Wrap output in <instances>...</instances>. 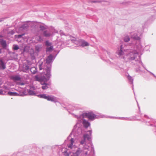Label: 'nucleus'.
Here are the masks:
<instances>
[{
    "label": "nucleus",
    "instance_id": "f03ea898",
    "mask_svg": "<svg viewBox=\"0 0 156 156\" xmlns=\"http://www.w3.org/2000/svg\"><path fill=\"white\" fill-rule=\"evenodd\" d=\"M88 132L89 133H86L83 135V139L81 140L80 142V143L81 144H84L83 148V150L80 148H79L76 152L73 153L76 156H81L83 154L85 155L87 154L89 147L86 144L85 142L86 140L90 141V139L92 134V130H89Z\"/></svg>",
    "mask_w": 156,
    "mask_h": 156
},
{
    "label": "nucleus",
    "instance_id": "4c0bfd02",
    "mask_svg": "<svg viewBox=\"0 0 156 156\" xmlns=\"http://www.w3.org/2000/svg\"><path fill=\"white\" fill-rule=\"evenodd\" d=\"M2 80L1 79H0V85L2 84Z\"/></svg>",
    "mask_w": 156,
    "mask_h": 156
},
{
    "label": "nucleus",
    "instance_id": "6ab92c4d",
    "mask_svg": "<svg viewBox=\"0 0 156 156\" xmlns=\"http://www.w3.org/2000/svg\"><path fill=\"white\" fill-rule=\"evenodd\" d=\"M41 84L42 85V88L43 89L46 90L48 88V84L45 83H43L42 82L41 83Z\"/></svg>",
    "mask_w": 156,
    "mask_h": 156
},
{
    "label": "nucleus",
    "instance_id": "5701e85b",
    "mask_svg": "<svg viewBox=\"0 0 156 156\" xmlns=\"http://www.w3.org/2000/svg\"><path fill=\"white\" fill-rule=\"evenodd\" d=\"M129 40L130 38L128 36L126 35L124 39V41L125 42H127L129 41Z\"/></svg>",
    "mask_w": 156,
    "mask_h": 156
},
{
    "label": "nucleus",
    "instance_id": "f8f14e48",
    "mask_svg": "<svg viewBox=\"0 0 156 156\" xmlns=\"http://www.w3.org/2000/svg\"><path fill=\"white\" fill-rule=\"evenodd\" d=\"M77 142L76 137L74 136L73 138L70 139L69 143L68 144V147L69 148L73 150L76 147L75 143Z\"/></svg>",
    "mask_w": 156,
    "mask_h": 156
},
{
    "label": "nucleus",
    "instance_id": "6e6552de",
    "mask_svg": "<svg viewBox=\"0 0 156 156\" xmlns=\"http://www.w3.org/2000/svg\"><path fill=\"white\" fill-rule=\"evenodd\" d=\"M116 53L118 57L123 59L124 61H125L126 53H125L122 45L121 46L120 48L118 49Z\"/></svg>",
    "mask_w": 156,
    "mask_h": 156
},
{
    "label": "nucleus",
    "instance_id": "cd10ccee",
    "mask_svg": "<svg viewBox=\"0 0 156 156\" xmlns=\"http://www.w3.org/2000/svg\"><path fill=\"white\" fill-rule=\"evenodd\" d=\"M36 39L39 41H42V39L40 36H37Z\"/></svg>",
    "mask_w": 156,
    "mask_h": 156
},
{
    "label": "nucleus",
    "instance_id": "f3484780",
    "mask_svg": "<svg viewBox=\"0 0 156 156\" xmlns=\"http://www.w3.org/2000/svg\"><path fill=\"white\" fill-rule=\"evenodd\" d=\"M0 43L1 45L2 46V47L3 48H5L6 47V41L3 40V39H0Z\"/></svg>",
    "mask_w": 156,
    "mask_h": 156
},
{
    "label": "nucleus",
    "instance_id": "58836bf2",
    "mask_svg": "<svg viewBox=\"0 0 156 156\" xmlns=\"http://www.w3.org/2000/svg\"><path fill=\"white\" fill-rule=\"evenodd\" d=\"M72 135V134H70L69 135V139H70V137H71Z\"/></svg>",
    "mask_w": 156,
    "mask_h": 156
},
{
    "label": "nucleus",
    "instance_id": "c756f323",
    "mask_svg": "<svg viewBox=\"0 0 156 156\" xmlns=\"http://www.w3.org/2000/svg\"><path fill=\"white\" fill-rule=\"evenodd\" d=\"M45 44L46 46L48 47H49L51 46V43L49 42L48 41H46L45 42Z\"/></svg>",
    "mask_w": 156,
    "mask_h": 156
},
{
    "label": "nucleus",
    "instance_id": "0eeeda50",
    "mask_svg": "<svg viewBox=\"0 0 156 156\" xmlns=\"http://www.w3.org/2000/svg\"><path fill=\"white\" fill-rule=\"evenodd\" d=\"M80 115L82 118H88L89 120L91 121L97 118L98 117L97 115H95L92 112H84Z\"/></svg>",
    "mask_w": 156,
    "mask_h": 156
},
{
    "label": "nucleus",
    "instance_id": "a19ab883",
    "mask_svg": "<svg viewBox=\"0 0 156 156\" xmlns=\"http://www.w3.org/2000/svg\"><path fill=\"white\" fill-rule=\"evenodd\" d=\"M71 156H76L75 154L73 153V155H71Z\"/></svg>",
    "mask_w": 156,
    "mask_h": 156
},
{
    "label": "nucleus",
    "instance_id": "37998d69",
    "mask_svg": "<svg viewBox=\"0 0 156 156\" xmlns=\"http://www.w3.org/2000/svg\"><path fill=\"white\" fill-rule=\"evenodd\" d=\"M21 85H24V83H21Z\"/></svg>",
    "mask_w": 156,
    "mask_h": 156
},
{
    "label": "nucleus",
    "instance_id": "1a4fd4ad",
    "mask_svg": "<svg viewBox=\"0 0 156 156\" xmlns=\"http://www.w3.org/2000/svg\"><path fill=\"white\" fill-rule=\"evenodd\" d=\"M81 126L82 124L81 123L80 124L78 122L76 123V125L74 126L73 133L75 132L76 136H77L76 134L80 135L82 133L81 128Z\"/></svg>",
    "mask_w": 156,
    "mask_h": 156
},
{
    "label": "nucleus",
    "instance_id": "473e14b6",
    "mask_svg": "<svg viewBox=\"0 0 156 156\" xmlns=\"http://www.w3.org/2000/svg\"><path fill=\"white\" fill-rule=\"evenodd\" d=\"M59 33L62 36V35H64V33H63V31H62V30H60V31H59Z\"/></svg>",
    "mask_w": 156,
    "mask_h": 156
},
{
    "label": "nucleus",
    "instance_id": "ea45409f",
    "mask_svg": "<svg viewBox=\"0 0 156 156\" xmlns=\"http://www.w3.org/2000/svg\"><path fill=\"white\" fill-rule=\"evenodd\" d=\"M150 72V73L151 74H152V75H153V76H155V77H156V76H155V75H154V74H153L152 73H151V72Z\"/></svg>",
    "mask_w": 156,
    "mask_h": 156
},
{
    "label": "nucleus",
    "instance_id": "9d476101",
    "mask_svg": "<svg viewBox=\"0 0 156 156\" xmlns=\"http://www.w3.org/2000/svg\"><path fill=\"white\" fill-rule=\"evenodd\" d=\"M54 59L53 56L50 55H49L47 58L46 59V63L45 64V66L44 67V69L46 71V69L49 67L50 69V73L51 69V65L50 64L52 62V60Z\"/></svg>",
    "mask_w": 156,
    "mask_h": 156
},
{
    "label": "nucleus",
    "instance_id": "c03bdc74",
    "mask_svg": "<svg viewBox=\"0 0 156 156\" xmlns=\"http://www.w3.org/2000/svg\"><path fill=\"white\" fill-rule=\"evenodd\" d=\"M2 37V36L1 35H0V37Z\"/></svg>",
    "mask_w": 156,
    "mask_h": 156
},
{
    "label": "nucleus",
    "instance_id": "ddd939ff",
    "mask_svg": "<svg viewBox=\"0 0 156 156\" xmlns=\"http://www.w3.org/2000/svg\"><path fill=\"white\" fill-rule=\"evenodd\" d=\"M10 78L11 80H13L14 81H20L21 79V77L19 75L12 76H11Z\"/></svg>",
    "mask_w": 156,
    "mask_h": 156
},
{
    "label": "nucleus",
    "instance_id": "a878e982",
    "mask_svg": "<svg viewBox=\"0 0 156 156\" xmlns=\"http://www.w3.org/2000/svg\"><path fill=\"white\" fill-rule=\"evenodd\" d=\"M28 93L29 94H30V95H35V94L34 92L32 90H29L28 91Z\"/></svg>",
    "mask_w": 156,
    "mask_h": 156
},
{
    "label": "nucleus",
    "instance_id": "79ce46f5",
    "mask_svg": "<svg viewBox=\"0 0 156 156\" xmlns=\"http://www.w3.org/2000/svg\"><path fill=\"white\" fill-rule=\"evenodd\" d=\"M2 52L1 51V49L0 48V53H1Z\"/></svg>",
    "mask_w": 156,
    "mask_h": 156
},
{
    "label": "nucleus",
    "instance_id": "f257e3e1",
    "mask_svg": "<svg viewBox=\"0 0 156 156\" xmlns=\"http://www.w3.org/2000/svg\"><path fill=\"white\" fill-rule=\"evenodd\" d=\"M136 50H131L128 51L126 53V57L124 62H131L135 60V61L137 62L139 64L142 65L143 63L140 61V56L139 55V52L142 50V47L140 43L138 45H136Z\"/></svg>",
    "mask_w": 156,
    "mask_h": 156
},
{
    "label": "nucleus",
    "instance_id": "b1692460",
    "mask_svg": "<svg viewBox=\"0 0 156 156\" xmlns=\"http://www.w3.org/2000/svg\"><path fill=\"white\" fill-rule=\"evenodd\" d=\"M53 48V47L52 46H50L49 47H48L46 48V51H51Z\"/></svg>",
    "mask_w": 156,
    "mask_h": 156
},
{
    "label": "nucleus",
    "instance_id": "9b49d317",
    "mask_svg": "<svg viewBox=\"0 0 156 156\" xmlns=\"http://www.w3.org/2000/svg\"><path fill=\"white\" fill-rule=\"evenodd\" d=\"M55 33H58V31L52 27L48 30L44 31L43 34L46 37H49L54 34Z\"/></svg>",
    "mask_w": 156,
    "mask_h": 156
},
{
    "label": "nucleus",
    "instance_id": "393cba45",
    "mask_svg": "<svg viewBox=\"0 0 156 156\" xmlns=\"http://www.w3.org/2000/svg\"><path fill=\"white\" fill-rule=\"evenodd\" d=\"M127 78H128V79L130 81L131 83H133V80L131 76L129 75L127 76Z\"/></svg>",
    "mask_w": 156,
    "mask_h": 156
},
{
    "label": "nucleus",
    "instance_id": "423d86ee",
    "mask_svg": "<svg viewBox=\"0 0 156 156\" xmlns=\"http://www.w3.org/2000/svg\"><path fill=\"white\" fill-rule=\"evenodd\" d=\"M38 97L45 99L49 101H51L52 102H56L58 101L57 98L52 95H48L45 94H40L37 95Z\"/></svg>",
    "mask_w": 156,
    "mask_h": 156
},
{
    "label": "nucleus",
    "instance_id": "aec40b11",
    "mask_svg": "<svg viewBox=\"0 0 156 156\" xmlns=\"http://www.w3.org/2000/svg\"><path fill=\"white\" fill-rule=\"evenodd\" d=\"M31 73L33 74H35L37 72V68L35 67H32L30 69Z\"/></svg>",
    "mask_w": 156,
    "mask_h": 156
},
{
    "label": "nucleus",
    "instance_id": "bb28decb",
    "mask_svg": "<svg viewBox=\"0 0 156 156\" xmlns=\"http://www.w3.org/2000/svg\"><path fill=\"white\" fill-rule=\"evenodd\" d=\"M13 48L14 50H16L19 49V47L17 45H13Z\"/></svg>",
    "mask_w": 156,
    "mask_h": 156
},
{
    "label": "nucleus",
    "instance_id": "20e7f679",
    "mask_svg": "<svg viewBox=\"0 0 156 156\" xmlns=\"http://www.w3.org/2000/svg\"><path fill=\"white\" fill-rule=\"evenodd\" d=\"M48 67V69H46V73L45 74V76H41L38 75H36L35 76V80L37 81L42 82L43 81H47L50 78L51 75L50 73V69Z\"/></svg>",
    "mask_w": 156,
    "mask_h": 156
},
{
    "label": "nucleus",
    "instance_id": "f704fd0d",
    "mask_svg": "<svg viewBox=\"0 0 156 156\" xmlns=\"http://www.w3.org/2000/svg\"><path fill=\"white\" fill-rule=\"evenodd\" d=\"M24 35V34H22L19 35H18V37L20 38L22 36H23Z\"/></svg>",
    "mask_w": 156,
    "mask_h": 156
},
{
    "label": "nucleus",
    "instance_id": "412c9836",
    "mask_svg": "<svg viewBox=\"0 0 156 156\" xmlns=\"http://www.w3.org/2000/svg\"><path fill=\"white\" fill-rule=\"evenodd\" d=\"M42 48V46L41 45H37L35 46V50L36 51L38 52L41 50Z\"/></svg>",
    "mask_w": 156,
    "mask_h": 156
},
{
    "label": "nucleus",
    "instance_id": "2eb2a0df",
    "mask_svg": "<svg viewBox=\"0 0 156 156\" xmlns=\"http://www.w3.org/2000/svg\"><path fill=\"white\" fill-rule=\"evenodd\" d=\"M130 36L131 38L137 40H139L140 38L138 37L136 32H131L130 33Z\"/></svg>",
    "mask_w": 156,
    "mask_h": 156
},
{
    "label": "nucleus",
    "instance_id": "c85d7f7f",
    "mask_svg": "<svg viewBox=\"0 0 156 156\" xmlns=\"http://www.w3.org/2000/svg\"><path fill=\"white\" fill-rule=\"evenodd\" d=\"M6 92L3 90H0V94L5 95L6 94Z\"/></svg>",
    "mask_w": 156,
    "mask_h": 156
},
{
    "label": "nucleus",
    "instance_id": "4468645a",
    "mask_svg": "<svg viewBox=\"0 0 156 156\" xmlns=\"http://www.w3.org/2000/svg\"><path fill=\"white\" fill-rule=\"evenodd\" d=\"M63 154L65 156H69L71 152L68 149L64 148L62 150Z\"/></svg>",
    "mask_w": 156,
    "mask_h": 156
},
{
    "label": "nucleus",
    "instance_id": "c9c22d12",
    "mask_svg": "<svg viewBox=\"0 0 156 156\" xmlns=\"http://www.w3.org/2000/svg\"><path fill=\"white\" fill-rule=\"evenodd\" d=\"M24 27H26V26H25V25H23L20 28V29L21 30L22 29H24Z\"/></svg>",
    "mask_w": 156,
    "mask_h": 156
},
{
    "label": "nucleus",
    "instance_id": "72a5a7b5",
    "mask_svg": "<svg viewBox=\"0 0 156 156\" xmlns=\"http://www.w3.org/2000/svg\"><path fill=\"white\" fill-rule=\"evenodd\" d=\"M39 69L40 70H41L42 68V64H39Z\"/></svg>",
    "mask_w": 156,
    "mask_h": 156
},
{
    "label": "nucleus",
    "instance_id": "4be33fe9",
    "mask_svg": "<svg viewBox=\"0 0 156 156\" xmlns=\"http://www.w3.org/2000/svg\"><path fill=\"white\" fill-rule=\"evenodd\" d=\"M7 94L8 95L11 96H17L18 95L17 93L14 92H9Z\"/></svg>",
    "mask_w": 156,
    "mask_h": 156
},
{
    "label": "nucleus",
    "instance_id": "39448f33",
    "mask_svg": "<svg viewBox=\"0 0 156 156\" xmlns=\"http://www.w3.org/2000/svg\"><path fill=\"white\" fill-rule=\"evenodd\" d=\"M71 41L77 45L82 47L88 46L89 45L87 42L83 40L79 39L76 40L75 38H73V39H71Z\"/></svg>",
    "mask_w": 156,
    "mask_h": 156
},
{
    "label": "nucleus",
    "instance_id": "dca6fc26",
    "mask_svg": "<svg viewBox=\"0 0 156 156\" xmlns=\"http://www.w3.org/2000/svg\"><path fill=\"white\" fill-rule=\"evenodd\" d=\"M29 69V66L28 65L24 64L23 65L22 69L23 71L27 73Z\"/></svg>",
    "mask_w": 156,
    "mask_h": 156
},
{
    "label": "nucleus",
    "instance_id": "a211bd4d",
    "mask_svg": "<svg viewBox=\"0 0 156 156\" xmlns=\"http://www.w3.org/2000/svg\"><path fill=\"white\" fill-rule=\"evenodd\" d=\"M0 68L3 69H4L6 68L5 64L2 59H0Z\"/></svg>",
    "mask_w": 156,
    "mask_h": 156
},
{
    "label": "nucleus",
    "instance_id": "e433bc0d",
    "mask_svg": "<svg viewBox=\"0 0 156 156\" xmlns=\"http://www.w3.org/2000/svg\"><path fill=\"white\" fill-rule=\"evenodd\" d=\"M99 2V1H92V2H93V3H96V2Z\"/></svg>",
    "mask_w": 156,
    "mask_h": 156
},
{
    "label": "nucleus",
    "instance_id": "7ed1b4c3",
    "mask_svg": "<svg viewBox=\"0 0 156 156\" xmlns=\"http://www.w3.org/2000/svg\"><path fill=\"white\" fill-rule=\"evenodd\" d=\"M69 108L70 110L69 112L77 119L79 123H82V124L85 128H87L90 125V123L84 119V118H82L81 115H78L75 114H77L78 112L77 110L80 108L79 105H77L75 106L70 105Z\"/></svg>",
    "mask_w": 156,
    "mask_h": 156
},
{
    "label": "nucleus",
    "instance_id": "7c9ffc66",
    "mask_svg": "<svg viewBox=\"0 0 156 156\" xmlns=\"http://www.w3.org/2000/svg\"><path fill=\"white\" fill-rule=\"evenodd\" d=\"M40 28L41 30H43L46 28V27L43 25H41L40 26Z\"/></svg>",
    "mask_w": 156,
    "mask_h": 156
},
{
    "label": "nucleus",
    "instance_id": "2f4dec72",
    "mask_svg": "<svg viewBox=\"0 0 156 156\" xmlns=\"http://www.w3.org/2000/svg\"><path fill=\"white\" fill-rule=\"evenodd\" d=\"M5 19V18H0V22L3 21Z\"/></svg>",
    "mask_w": 156,
    "mask_h": 156
}]
</instances>
